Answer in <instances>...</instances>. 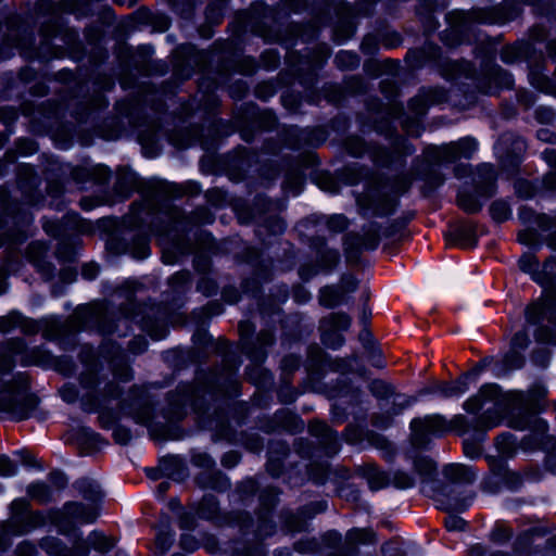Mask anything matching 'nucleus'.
<instances>
[{
  "label": "nucleus",
  "mask_w": 556,
  "mask_h": 556,
  "mask_svg": "<svg viewBox=\"0 0 556 556\" xmlns=\"http://www.w3.org/2000/svg\"><path fill=\"white\" fill-rule=\"evenodd\" d=\"M35 351L27 348L24 340L12 339L0 345V419L23 420L28 418L35 407L30 392V377L16 372L11 380L5 376L15 364L31 365Z\"/></svg>",
  "instance_id": "f257e3e1"
},
{
  "label": "nucleus",
  "mask_w": 556,
  "mask_h": 556,
  "mask_svg": "<svg viewBox=\"0 0 556 556\" xmlns=\"http://www.w3.org/2000/svg\"><path fill=\"white\" fill-rule=\"evenodd\" d=\"M463 407L470 414H477L486 407L477 419L478 426L484 430L502 424L516 430H523L528 426L523 394L521 392L502 393L495 383L483 384L477 394L464 402Z\"/></svg>",
  "instance_id": "f03ea898"
},
{
  "label": "nucleus",
  "mask_w": 556,
  "mask_h": 556,
  "mask_svg": "<svg viewBox=\"0 0 556 556\" xmlns=\"http://www.w3.org/2000/svg\"><path fill=\"white\" fill-rule=\"evenodd\" d=\"M75 488L89 503L70 502L61 510L51 511L47 516L37 513V529L49 522L59 532L68 533L76 525H88L97 520L98 502L102 497L99 483L92 479L83 478L76 481Z\"/></svg>",
  "instance_id": "7ed1b4c3"
},
{
  "label": "nucleus",
  "mask_w": 556,
  "mask_h": 556,
  "mask_svg": "<svg viewBox=\"0 0 556 556\" xmlns=\"http://www.w3.org/2000/svg\"><path fill=\"white\" fill-rule=\"evenodd\" d=\"M35 517L30 502L26 498H16L11 505V516L0 526V551L12 544L14 536L29 532L34 527Z\"/></svg>",
  "instance_id": "20e7f679"
},
{
  "label": "nucleus",
  "mask_w": 556,
  "mask_h": 556,
  "mask_svg": "<svg viewBox=\"0 0 556 556\" xmlns=\"http://www.w3.org/2000/svg\"><path fill=\"white\" fill-rule=\"evenodd\" d=\"M478 149L476 139L466 137L456 142L432 148L431 159L438 162H455L459 159H470Z\"/></svg>",
  "instance_id": "39448f33"
},
{
  "label": "nucleus",
  "mask_w": 556,
  "mask_h": 556,
  "mask_svg": "<svg viewBox=\"0 0 556 556\" xmlns=\"http://www.w3.org/2000/svg\"><path fill=\"white\" fill-rule=\"evenodd\" d=\"M351 325V318L344 313H333L321 321L324 329L323 342L332 348H339L343 343L340 334L337 331L346 330Z\"/></svg>",
  "instance_id": "423d86ee"
},
{
  "label": "nucleus",
  "mask_w": 556,
  "mask_h": 556,
  "mask_svg": "<svg viewBox=\"0 0 556 556\" xmlns=\"http://www.w3.org/2000/svg\"><path fill=\"white\" fill-rule=\"evenodd\" d=\"M479 371L472 370L450 382H441L437 386L435 392L445 397H459L465 394L471 383L477 381Z\"/></svg>",
  "instance_id": "0eeeda50"
},
{
  "label": "nucleus",
  "mask_w": 556,
  "mask_h": 556,
  "mask_svg": "<svg viewBox=\"0 0 556 556\" xmlns=\"http://www.w3.org/2000/svg\"><path fill=\"white\" fill-rule=\"evenodd\" d=\"M410 428L417 439L419 431L424 434H441L446 430V422L443 417L433 415L427 416L424 419H414L410 424Z\"/></svg>",
  "instance_id": "6e6552de"
},
{
  "label": "nucleus",
  "mask_w": 556,
  "mask_h": 556,
  "mask_svg": "<svg viewBox=\"0 0 556 556\" xmlns=\"http://www.w3.org/2000/svg\"><path fill=\"white\" fill-rule=\"evenodd\" d=\"M34 321L22 316L17 312H11L0 317V332L11 333L20 329L23 333H31L34 331Z\"/></svg>",
  "instance_id": "1a4fd4ad"
},
{
  "label": "nucleus",
  "mask_w": 556,
  "mask_h": 556,
  "mask_svg": "<svg viewBox=\"0 0 556 556\" xmlns=\"http://www.w3.org/2000/svg\"><path fill=\"white\" fill-rule=\"evenodd\" d=\"M448 243L460 248H472L477 243L476 232L470 225H459L453 228L447 235Z\"/></svg>",
  "instance_id": "9d476101"
},
{
  "label": "nucleus",
  "mask_w": 556,
  "mask_h": 556,
  "mask_svg": "<svg viewBox=\"0 0 556 556\" xmlns=\"http://www.w3.org/2000/svg\"><path fill=\"white\" fill-rule=\"evenodd\" d=\"M553 303L551 301L538 302L529 305L526 311V319L529 325H536L545 317L548 321L554 323Z\"/></svg>",
  "instance_id": "9b49d317"
},
{
  "label": "nucleus",
  "mask_w": 556,
  "mask_h": 556,
  "mask_svg": "<svg viewBox=\"0 0 556 556\" xmlns=\"http://www.w3.org/2000/svg\"><path fill=\"white\" fill-rule=\"evenodd\" d=\"M529 344V337L525 331L517 332L511 339L513 352L505 356L504 363L509 368H520L523 364L522 357L517 353V350H523Z\"/></svg>",
  "instance_id": "f8f14e48"
},
{
  "label": "nucleus",
  "mask_w": 556,
  "mask_h": 556,
  "mask_svg": "<svg viewBox=\"0 0 556 556\" xmlns=\"http://www.w3.org/2000/svg\"><path fill=\"white\" fill-rule=\"evenodd\" d=\"M444 475L454 482H471L475 479L471 468L462 464L447 465Z\"/></svg>",
  "instance_id": "ddd939ff"
},
{
  "label": "nucleus",
  "mask_w": 556,
  "mask_h": 556,
  "mask_svg": "<svg viewBox=\"0 0 556 556\" xmlns=\"http://www.w3.org/2000/svg\"><path fill=\"white\" fill-rule=\"evenodd\" d=\"M218 503L213 495H205L195 508L199 518L212 520L217 516Z\"/></svg>",
  "instance_id": "4468645a"
},
{
  "label": "nucleus",
  "mask_w": 556,
  "mask_h": 556,
  "mask_svg": "<svg viewBox=\"0 0 556 556\" xmlns=\"http://www.w3.org/2000/svg\"><path fill=\"white\" fill-rule=\"evenodd\" d=\"M87 543L99 552H108L114 546V541L111 538L98 531H92L89 534Z\"/></svg>",
  "instance_id": "2eb2a0df"
},
{
  "label": "nucleus",
  "mask_w": 556,
  "mask_h": 556,
  "mask_svg": "<svg viewBox=\"0 0 556 556\" xmlns=\"http://www.w3.org/2000/svg\"><path fill=\"white\" fill-rule=\"evenodd\" d=\"M490 214L495 222L502 223L510 218L511 208L508 202L504 200H497L491 204Z\"/></svg>",
  "instance_id": "dca6fc26"
},
{
  "label": "nucleus",
  "mask_w": 556,
  "mask_h": 556,
  "mask_svg": "<svg viewBox=\"0 0 556 556\" xmlns=\"http://www.w3.org/2000/svg\"><path fill=\"white\" fill-rule=\"evenodd\" d=\"M457 203L460 208L468 213H476L481 208L479 200L465 191L458 192Z\"/></svg>",
  "instance_id": "f3484780"
},
{
  "label": "nucleus",
  "mask_w": 556,
  "mask_h": 556,
  "mask_svg": "<svg viewBox=\"0 0 556 556\" xmlns=\"http://www.w3.org/2000/svg\"><path fill=\"white\" fill-rule=\"evenodd\" d=\"M39 545L49 555L65 556V554H66V548L63 546L61 541L56 538L42 539L40 541Z\"/></svg>",
  "instance_id": "a211bd4d"
},
{
  "label": "nucleus",
  "mask_w": 556,
  "mask_h": 556,
  "mask_svg": "<svg viewBox=\"0 0 556 556\" xmlns=\"http://www.w3.org/2000/svg\"><path fill=\"white\" fill-rule=\"evenodd\" d=\"M309 432L318 438H323L326 441H331L336 438V433L323 421H313L309 424Z\"/></svg>",
  "instance_id": "6ab92c4d"
},
{
  "label": "nucleus",
  "mask_w": 556,
  "mask_h": 556,
  "mask_svg": "<svg viewBox=\"0 0 556 556\" xmlns=\"http://www.w3.org/2000/svg\"><path fill=\"white\" fill-rule=\"evenodd\" d=\"M414 467L422 479L429 478L435 469L433 462L426 457L417 458L414 463Z\"/></svg>",
  "instance_id": "aec40b11"
},
{
  "label": "nucleus",
  "mask_w": 556,
  "mask_h": 556,
  "mask_svg": "<svg viewBox=\"0 0 556 556\" xmlns=\"http://www.w3.org/2000/svg\"><path fill=\"white\" fill-rule=\"evenodd\" d=\"M87 175L94 180L97 184H104L110 178V169L104 165H94L89 169L85 170Z\"/></svg>",
  "instance_id": "412c9836"
},
{
  "label": "nucleus",
  "mask_w": 556,
  "mask_h": 556,
  "mask_svg": "<svg viewBox=\"0 0 556 556\" xmlns=\"http://www.w3.org/2000/svg\"><path fill=\"white\" fill-rule=\"evenodd\" d=\"M391 481L397 489H409L415 484V479L407 472L401 470L393 472Z\"/></svg>",
  "instance_id": "4be33fe9"
},
{
  "label": "nucleus",
  "mask_w": 556,
  "mask_h": 556,
  "mask_svg": "<svg viewBox=\"0 0 556 556\" xmlns=\"http://www.w3.org/2000/svg\"><path fill=\"white\" fill-rule=\"evenodd\" d=\"M336 62L340 67L354 68L358 65L359 60L355 53L340 51L336 56Z\"/></svg>",
  "instance_id": "5701e85b"
},
{
  "label": "nucleus",
  "mask_w": 556,
  "mask_h": 556,
  "mask_svg": "<svg viewBox=\"0 0 556 556\" xmlns=\"http://www.w3.org/2000/svg\"><path fill=\"white\" fill-rule=\"evenodd\" d=\"M530 83L538 90L549 93L552 92V86L546 76L540 75L539 73L531 72L530 73Z\"/></svg>",
  "instance_id": "b1692460"
},
{
  "label": "nucleus",
  "mask_w": 556,
  "mask_h": 556,
  "mask_svg": "<svg viewBox=\"0 0 556 556\" xmlns=\"http://www.w3.org/2000/svg\"><path fill=\"white\" fill-rule=\"evenodd\" d=\"M511 531L508 527L503 523H496L491 532V540L495 543H502L509 540Z\"/></svg>",
  "instance_id": "393cba45"
},
{
  "label": "nucleus",
  "mask_w": 556,
  "mask_h": 556,
  "mask_svg": "<svg viewBox=\"0 0 556 556\" xmlns=\"http://www.w3.org/2000/svg\"><path fill=\"white\" fill-rule=\"evenodd\" d=\"M17 472V466L8 456L0 455V477L10 478Z\"/></svg>",
  "instance_id": "a878e982"
},
{
  "label": "nucleus",
  "mask_w": 556,
  "mask_h": 556,
  "mask_svg": "<svg viewBox=\"0 0 556 556\" xmlns=\"http://www.w3.org/2000/svg\"><path fill=\"white\" fill-rule=\"evenodd\" d=\"M327 227L330 231L340 232L348 227V219L342 214H336L327 218Z\"/></svg>",
  "instance_id": "bb28decb"
},
{
  "label": "nucleus",
  "mask_w": 556,
  "mask_h": 556,
  "mask_svg": "<svg viewBox=\"0 0 556 556\" xmlns=\"http://www.w3.org/2000/svg\"><path fill=\"white\" fill-rule=\"evenodd\" d=\"M320 303L327 307L336 306L339 303V294L332 288H325L320 293Z\"/></svg>",
  "instance_id": "cd10ccee"
},
{
  "label": "nucleus",
  "mask_w": 556,
  "mask_h": 556,
  "mask_svg": "<svg viewBox=\"0 0 556 556\" xmlns=\"http://www.w3.org/2000/svg\"><path fill=\"white\" fill-rule=\"evenodd\" d=\"M174 534L172 532H160L155 539L157 548L164 553L172 546Z\"/></svg>",
  "instance_id": "c85d7f7f"
},
{
  "label": "nucleus",
  "mask_w": 556,
  "mask_h": 556,
  "mask_svg": "<svg viewBox=\"0 0 556 556\" xmlns=\"http://www.w3.org/2000/svg\"><path fill=\"white\" fill-rule=\"evenodd\" d=\"M348 539L356 542H370L372 540V532L364 529H352L348 532Z\"/></svg>",
  "instance_id": "c756f323"
},
{
  "label": "nucleus",
  "mask_w": 556,
  "mask_h": 556,
  "mask_svg": "<svg viewBox=\"0 0 556 556\" xmlns=\"http://www.w3.org/2000/svg\"><path fill=\"white\" fill-rule=\"evenodd\" d=\"M23 242L24 239L21 236H11L5 240V242H0V248L5 245V251L11 256V254H13L14 251H21Z\"/></svg>",
  "instance_id": "7c9ffc66"
},
{
  "label": "nucleus",
  "mask_w": 556,
  "mask_h": 556,
  "mask_svg": "<svg viewBox=\"0 0 556 556\" xmlns=\"http://www.w3.org/2000/svg\"><path fill=\"white\" fill-rule=\"evenodd\" d=\"M180 466H181V459L178 456H170V457L162 460V467H163L165 473L170 478L176 477V472L172 469V467L180 468Z\"/></svg>",
  "instance_id": "2f4dec72"
},
{
  "label": "nucleus",
  "mask_w": 556,
  "mask_h": 556,
  "mask_svg": "<svg viewBox=\"0 0 556 556\" xmlns=\"http://www.w3.org/2000/svg\"><path fill=\"white\" fill-rule=\"evenodd\" d=\"M135 245L136 248L132 251V254L136 258H146L149 256L150 248L146 238H139Z\"/></svg>",
  "instance_id": "473e14b6"
},
{
  "label": "nucleus",
  "mask_w": 556,
  "mask_h": 556,
  "mask_svg": "<svg viewBox=\"0 0 556 556\" xmlns=\"http://www.w3.org/2000/svg\"><path fill=\"white\" fill-rule=\"evenodd\" d=\"M445 527L448 531H462L466 527V521L459 517L451 516L445 519Z\"/></svg>",
  "instance_id": "72a5a7b5"
},
{
  "label": "nucleus",
  "mask_w": 556,
  "mask_h": 556,
  "mask_svg": "<svg viewBox=\"0 0 556 556\" xmlns=\"http://www.w3.org/2000/svg\"><path fill=\"white\" fill-rule=\"evenodd\" d=\"M519 267L525 273L533 274L538 263L532 256L527 255L519 260Z\"/></svg>",
  "instance_id": "f704fd0d"
},
{
  "label": "nucleus",
  "mask_w": 556,
  "mask_h": 556,
  "mask_svg": "<svg viewBox=\"0 0 556 556\" xmlns=\"http://www.w3.org/2000/svg\"><path fill=\"white\" fill-rule=\"evenodd\" d=\"M113 437L117 443L127 444L131 439V433L126 428L117 427L113 431Z\"/></svg>",
  "instance_id": "c9c22d12"
},
{
  "label": "nucleus",
  "mask_w": 556,
  "mask_h": 556,
  "mask_svg": "<svg viewBox=\"0 0 556 556\" xmlns=\"http://www.w3.org/2000/svg\"><path fill=\"white\" fill-rule=\"evenodd\" d=\"M100 424L103 428L109 429L111 428L115 420H116V414L112 412L103 410L99 415Z\"/></svg>",
  "instance_id": "e433bc0d"
},
{
  "label": "nucleus",
  "mask_w": 556,
  "mask_h": 556,
  "mask_svg": "<svg viewBox=\"0 0 556 556\" xmlns=\"http://www.w3.org/2000/svg\"><path fill=\"white\" fill-rule=\"evenodd\" d=\"M42 228L45 231L52 236V237H59L62 233L61 225L54 222L49 220H42Z\"/></svg>",
  "instance_id": "4c0bfd02"
},
{
  "label": "nucleus",
  "mask_w": 556,
  "mask_h": 556,
  "mask_svg": "<svg viewBox=\"0 0 556 556\" xmlns=\"http://www.w3.org/2000/svg\"><path fill=\"white\" fill-rule=\"evenodd\" d=\"M66 219L68 223L73 224V228L75 230H77L79 232H85L88 230L87 227L85 226V224L83 223V220H80L79 216L76 213L67 214Z\"/></svg>",
  "instance_id": "58836bf2"
},
{
  "label": "nucleus",
  "mask_w": 556,
  "mask_h": 556,
  "mask_svg": "<svg viewBox=\"0 0 556 556\" xmlns=\"http://www.w3.org/2000/svg\"><path fill=\"white\" fill-rule=\"evenodd\" d=\"M99 267L97 264H85L83 266L81 275L85 279L92 280L97 277Z\"/></svg>",
  "instance_id": "ea45409f"
},
{
  "label": "nucleus",
  "mask_w": 556,
  "mask_h": 556,
  "mask_svg": "<svg viewBox=\"0 0 556 556\" xmlns=\"http://www.w3.org/2000/svg\"><path fill=\"white\" fill-rule=\"evenodd\" d=\"M180 545L184 549L193 551L198 547L197 541L190 534H184L180 539Z\"/></svg>",
  "instance_id": "a19ab883"
},
{
  "label": "nucleus",
  "mask_w": 556,
  "mask_h": 556,
  "mask_svg": "<svg viewBox=\"0 0 556 556\" xmlns=\"http://www.w3.org/2000/svg\"><path fill=\"white\" fill-rule=\"evenodd\" d=\"M34 545L30 542H22L17 547V556H33Z\"/></svg>",
  "instance_id": "79ce46f5"
},
{
  "label": "nucleus",
  "mask_w": 556,
  "mask_h": 556,
  "mask_svg": "<svg viewBox=\"0 0 556 556\" xmlns=\"http://www.w3.org/2000/svg\"><path fill=\"white\" fill-rule=\"evenodd\" d=\"M239 462V456L237 453L231 452L224 455L222 463L226 467H233Z\"/></svg>",
  "instance_id": "37998d69"
},
{
  "label": "nucleus",
  "mask_w": 556,
  "mask_h": 556,
  "mask_svg": "<svg viewBox=\"0 0 556 556\" xmlns=\"http://www.w3.org/2000/svg\"><path fill=\"white\" fill-rule=\"evenodd\" d=\"M50 481L56 486V488H63L66 484V478L62 472H51L50 473Z\"/></svg>",
  "instance_id": "c03bdc74"
},
{
  "label": "nucleus",
  "mask_w": 556,
  "mask_h": 556,
  "mask_svg": "<svg viewBox=\"0 0 556 556\" xmlns=\"http://www.w3.org/2000/svg\"><path fill=\"white\" fill-rule=\"evenodd\" d=\"M543 159L554 168H556V150L546 149L542 152Z\"/></svg>",
  "instance_id": "a18cd8bd"
},
{
  "label": "nucleus",
  "mask_w": 556,
  "mask_h": 556,
  "mask_svg": "<svg viewBox=\"0 0 556 556\" xmlns=\"http://www.w3.org/2000/svg\"><path fill=\"white\" fill-rule=\"evenodd\" d=\"M410 108L417 113L422 114L426 110V103L421 101L419 98H415L410 101Z\"/></svg>",
  "instance_id": "49530a36"
},
{
  "label": "nucleus",
  "mask_w": 556,
  "mask_h": 556,
  "mask_svg": "<svg viewBox=\"0 0 556 556\" xmlns=\"http://www.w3.org/2000/svg\"><path fill=\"white\" fill-rule=\"evenodd\" d=\"M480 170H483L485 174V180L488 182H494L495 180V173L492 165L484 164L480 167Z\"/></svg>",
  "instance_id": "de8ad7c7"
},
{
  "label": "nucleus",
  "mask_w": 556,
  "mask_h": 556,
  "mask_svg": "<svg viewBox=\"0 0 556 556\" xmlns=\"http://www.w3.org/2000/svg\"><path fill=\"white\" fill-rule=\"evenodd\" d=\"M101 202L98 201V200H92V199H88V198H84L81 199L80 201V206L86 210V211H90L92 210L93 207L100 205Z\"/></svg>",
  "instance_id": "09e8293b"
},
{
  "label": "nucleus",
  "mask_w": 556,
  "mask_h": 556,
  "mask_svg": "<svg viewBox=\"0 0 556 556\" xmlns=\"http://www.w3.org/2000/svg\"><path fill=\"white\" fill-rule=\"evenodd\" d=\"M193 463L199 466H207L208 467V466H211L212 460L205 454H200V455L193 456Z\"/></svg>",
  "instance_id": "8fccbe9b"
},
{
  "label": "nucleus",
  "mask_w": 556,
  "mask_h": 556,
  "mask_svg": "<svg viewBox=\"0 0 556 556\" xmlns=\"http://www.w3.org/2000/svg\"><path fill=\"white\" fill-rule=\"evenodd\" d=\"M535 337L538 341L556 344V339L546 333L544 330H539Z\"/></svg>",
  "instance_id": "3c124183"
},
{
  "label": "nucleus",
  "mask_w": 556,
  "mask_h": 556,
  "mask_svg": "<svg viewBox=\"0 0 556 556\" xmlns=\"http://www.w3.org/2000/svg\"><path fill=\"white\" fill-rule=\"evenodd\" d=\"M464 452L468 457H471V458H475L476 456L479 455L478 448L473 444H470V443L464 444Z\"/></svg>",
  "instance_id": "603ef678"
},
{
  "label": "nucleus",
  "mask_w": 556,
  "mask_h": 556,
  "mask_svg": "<svg viewBox=\"0 0 556 556\" xmlns=\"http://www.w3.org/2000/svg\"><path fill=\"white\" fill-rule=\"evenodd\" d=\"M168 489H169L168 481L161 482L156 489L157 496H160V497L163 496L167 492Z\"/></svg>",
  "instance_id": "864d4df0"
},
{
  "label": "nucleus",
  "mask_w": 556,
  "mask_h": 556,
  "mask_svg": "<svg viewBox=\"0 0 556 556\" xmlns=\"http://www.w3.org/2000/svg\"><path fill=\"white\" fill-rule=\"evenodd\" d=\"M502 76H503V79H504V84L505 86L508 88L513 85V78L509 74L503 72L502 73Z\"/></svg>",
  "instance_id": "5fc2aeb1"
},
{
  "label": "nucleus",
  "mask_w": 556,
  "mask_h": 556,
  "mask_svg": "<svg viewBox=\"0 0 556 556\" xmlns=\"http://www.w3.org/2000/svg\"><path fill=\"white\" fill-rule=\"evenodd\" d=\"M62 396L65 401L71 402L74 399V394L67 392V390L62 391Z\"/></svg>",
  "instance_id": "6e6d98bb"
},
{
  "label": "nucleus",
  "mask_w": 556,
  "mask_h": 556,
  "mask_svg": "<svg viewBox=\"0 0 556 556\" xmlns=\"http://www.w3.org/2000/svg\"><path fill=\"white\" fill-rule=\"evenodd\" d=\"M43 485H40L37 483V491H36V494H37V501L43 495Z\"/></svg>",
  "instance_id": "4d7b16f0"
},
{
  "label": "nucleus",
  "mask_w": 556,
  "mask_h": 556,
  "mask_svg": "<svg viewBox=\"0 0 556 556\" xmlns=\"http://www.w3.org/2000/svg\"><path fill=\"white\" fill-rule=\"evenodd\" d=\"M27 495L28 497L33 498L34 497V485L33 484H29L28 488H27Z\"/></svg>",
  "instance_id": "13d9d810"
},
{
  "label": "nucleus",
  "mask_w": 556,
  "mask_h": 556,
  "mask_svg": "<svg viewBox=\"0 0 556 556\" xmlns=\"http://www.w3.org/2000/svg\"><path fill=\"white\" fill-rule=\"evenodd\" d=\"M410 181H412V178H408L406 180L405 185L402 188H400V191H405L408 188V185L410 184Z\"/></svg>",
  "instance_id": "bf43d9fd"
},
{
  "label": "nucleus",
  "mask_w": 556,
  "mask_h": 556,
  "mask_svg": "<svg viewBox=\"0 0 556 556\" xmlns=\"http://www.w3.org/2000/svg\"><path fill=\"white\" fill-rule=\"evenodd\" d=\"M198 288H199L200 290H202L206 295H210V294L212 293V292H211V290H204V288H203V282H201V283L198 286Z\"/></svg>",
  "instance_id": "052dcab7"
},
{
  "label": "nucleus",
  "mask_w": 556,
  "mask_h": 556,
  "mask_svg": "<svg viewBox=\"0 0 556 556\" xmlns=\"http://www.w3.org/2000/svg\"><path fill=\"white\" fill-rule=\"evenodd\" d=\"M135 419H136L137 422H140V424L146 422V418L141 417V416H135Z\"/></svg>",
  "instance_id": "680f3d73"
},
{
  "label": "nucleus",
  "mask_w": 556,
  "mask_h": 556,
  "mask_svg": "<svg viewBox=\"0 0 556 556\" xmlns=\"http://www.w3.org/2000/svg\"><path fill=\"white\" fill-rule=\"evenodd\" d=\"M77 554L79 556H86L88 554V549H84L83 552L77 548Z\"/></svg>",
  "instance_id": "e2e57ef3"
},
{
  "label": "nucleus",
  "mask_w": 556,
  "mask_h": 556,
  "mask_svg": "<svg viewBox=\"0 0 556 556\" xmlns=\"http://www.w3.org/2000/svg\"><path fill=\"white\" fill-rule=\"evenodd\" d=\"M189 527V523L186 519H182L181 520V528H188Z\"/></svg>",
  "instance_id": "0e129e2a"
},
{
  "label": "nucleus",
  "mask_w": 556,
  "mask_h": 556,
  "mask_svg": "<svg viewBox=\"0 0 556 556\" xmlns=\"http://www.w3.org/2000/svg\"><path fill=\"white\" fill-rule=\"evenodd\" d=\"M87 311H88V309H87L86 307H84V308H81V309H79V311L77 312V315H81V314L86 315V314H87Z\"/></svg>",
  "instance_id": "69168bd1"
},
{
  "label": "nucleus",
  "mask_w": 556,
  "mask_h": 556,
  "mask_svg": "<svg viewBox=\"0 0 556 556\" xmlns=\"http://www.w3.org/2000/svg\"><path fill=\"white\" fill-rule=\"evenodd\" d=\"M2 285H3V281L0 279V294L5 291V288Z\"/></svg>",
  "instance_id": "338daca9"
},
{
  "label": "nucleus",
  "mask_w": 556,
  "mask_h": 556,
  "mask_svg": "<svg viewBox=\"0 0 556 556\" xmlns=\"http://www.w3.org/2000/svg\"><path fill=\"white\" fill-rule=\"evenodd\" d=\"M491 556H507V555L503 554V553H495V554H492Z\"/></svg>",
  "instance_id": "774afa93"
}]
</instances>
